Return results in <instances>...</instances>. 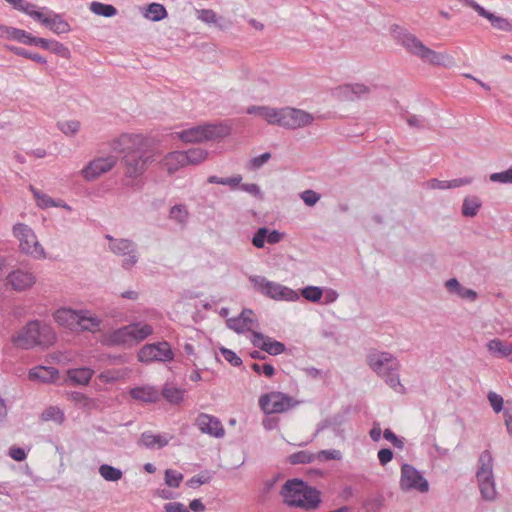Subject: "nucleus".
Wrapping results in <instances>:
<instances>
[{
	"label": "nucleus",
	"instance_id": "nucleus-26",
	"mask_svg": "<svg viewBox=\"0 0 512 512\" xmlns=\"http://www.w3.org/2000/svg\"><path fill=\"white\" fill-rule=\"evenodd\" d=\"M100 324L101 320L98 317L93 316L87 310H81L76 328L81 331L95 332L100 329Z\"/></svg>",
	"mask_w": 512,
	"mask_h": 512
},
{
	"label": "nucleus",
	"instance_id": "nucleus-25",
	"mask_svg": "<svg viewBox=\"0 0 512 512\" xmlns=\"http://www.w3.org/2000/svg\"><path fill=\"white\" fill-rule=\"evenodd\" d=\"M130 396L135 400L147 403H155L159 400V393L152 386L132 388L130 390Z\"/></svg>",
	"mask_w": 512,
	"mask_h": 512
},
{
	"label": "nucleus",
	"instance_id": "nucleus-29",
	"mask_svg": "<svg viewBox=\"0 0 512 512\" xmlns=\"http://www.w3.org/2000/svg\"><path fill=\"white\" fill-rule=\"evenodd\" d=\"M249 114L258 113L263 119L270 124H277L281 126V109L269 108L264 106H252L248 108Z\"/></svg>",
	"mask_w": 512,
	"mask_h": 512
},
{
	"label": "nucleus",
	"instance_id": "nucleus-50",
	"mask_svg": "<svg viewBox=\"0 0 512 512\" xmlns=\"http://www.w3.org/2000/svg\"><path fill=\"white\" fill-rule=\"evenodd\" d=\"M183 479V475L176 470L167 469L165 471V483L169 487L177 488L179 487L181 481Z\"/></svg>",
	"mask_w": 512,
	"mask_h": 512
},
{
	"label": "nucleus",
	"instance_id": "nucleus-24",
	"mask_svg": "<svg viewBox=\"0 0 512 512\" xmlns=\"http://www.w3.org/2000/svg\"><path fill=\"white\" fill-rule=\"evenodd\" d=\"M371 89L361 83L345 84L340 87V92L347 100L354 101L370 93Z\"/></svg>",
	"mask_w": 512,
	"mask_h": 512
},
{
	"label": "nucleus",
	"instance_id": "nucleus-51",
	"mask_svg": "<svg viewBox=\"0 0 512 512\" xmlns=\"http://www.w3.org/2000/svg\"><path fill=\"white\" fill-rule=\"evenodd\" d=\"M384 505V497L382 495H378L377 497L367 499L363 507L367 512H379Z\"/></svg>",
	"mask_w": 512,
	"mask_h": 512
},
{
	"label": "nucleus",
	"instance_id": "nucleus-35",
	"mask_svg": "<svg viewBox=\"0 0 512 512\" xmlns=\"http://www.w3.org/2000/svg\"><path fill=\"white\" fill-rule=\"evenodd\" d=\"M171 160H205L207 152L202 149H189L186 152L175 151L170 153Z\"/></svg>",
	"mask_w": 512,
	"mask_h": 512
},
{
	"label": "nucleus",
	"instance_id": "nucleus-7",
	"mask_svg": "<svg viewBox=\"0 0 512 512\" xmlns=\"http://www.w3.org/2000/svg\"><path fill=\"white\" fill-rule=\"evenodd\" d=\"M28 16L41 23L55 34H66L71 31L69 23L63 16L47 7L40 8L33 4V8L29 11Z\"/></svg>",
	"mask_w": 512,
	"mask_h": 512
},
{
	"label": "nucleus",
	"instance_id": "nucleus-5",
	"mask_svg": "<svg viewBox=\"0 0 512 512\" xmlns=\"http://www.w3.org/2000/svg\"><path fill=\"white\" fill-rule=\"evenodd\" d=\"M230 134L229 126L222 123H206L181 131L178 136L184 142L220 140Z\"/></svg>",
	"mask_w": 512,
	"mask_h": 512
},
{
	"label": "nucleus",
	"instance_id": "nucleus-46",
	"mask_svg": "<svg viewBox=\"0 0 512 512\" xmlns=\"http://www.w3.org/2000/svg\"><path fill=\"white\" fill-rule=\"evenodd\" d=\"M58 129L66 136H74L80 129V122L77 120H67L57 122Z\"/></svg>",
	"mask_w": 512,
	"mask_h": 512
},
{
	"label": "nucleus",
	"instance_id": "nucleus-42",
	"mask_svg": "<svg viewBox=\"0 0 512 512\" xmlns=\"http://www.w3.org/2000/svg\"><path fill=\"white\" fill-rule=\"evenodd\" d=\"M7 48L15 55L22 56L27 59H31L39 64L47 63L46 59L38 53H32L22 47H17V46H7Z\"/></svg>",
	"mask_w": 512,
	"mask_h": 512
},
{
	"label": "nucleus",
	"instance_id": "nucleus-23",
	"mask_svg": "<svg viewBox=\"0 0 512 512\" xmlns=\"http://www.w3.org/2000/svg\"><path fill=\"white\" fill-rule=\"evenodd\" d=\"M197 18L208 25H214L221 30L229 26V22L222 16H218L211 9H200L196 11Z\"/></svg>",
	"mask_w": 512,
	"mask_h": 512
},
{
	"label": "nucleus",
	"instance_id": "nucleus-31",
	"mask_svg": "<svg viewBox=\"0 0 512 512\" xmlns=\"http://www.w3.org/2000/svg\"><path fill=\"white\" fill-rule=\"evenodd\" d=\"M320 493L316 488H312L307 485L301 496V504H297L296 507L304 508L307 510L315 509L320 503Z\"/></svg>",
	"mask_w": 512,
	"mask_h": 512
},
{
	"label": "nucleus",
	"instance_id": "nucleus-59",
	"mask_svg": "<svg viewBox=\"0 0 512 512\" xmlns=\"http://www.w3.org/2000/svg\"><path fill=\"white\" fill-rule=\"evenodd\" d=\"M301 199L307 206H314L320 199V194L313 190H305L300 194Z\"/></svg>",
	"mask_w": 512,
	"mask_h": 512
},
{
	"label": "nucleus",
	"instance_id": "nucleus-21",
	"mask_svg": "<svg viewBox=\"0 0 512 512\" xmlns=\"http://www.w3.org/2000/svg\"><path fill=\"white\" fill-rule=\"evenodd\" d=\"M80 312L81 310L60 308L54 313V319L61 326H66L70 329H74L77 326Z\"/></svg>",
	"mask_w": 512,
	"mask_h": 512
},
{
	"label": "nucleus",
	"instance_id": "nucleus-16",
	"mask_svg": "<svg viewBox=\"0 0 512 512\" xmlns=\"http://www.w3.org/2000/svg\"><path fill=\"white\" fill-rule=\"evenodd\" d=\"M195 425L202 433L211 437L222 438L225 435V429L221 421L215 416L200 413L195 419Z\"/></svg>",
	"mask_w": 512,
	"mask_h": 512
},
{
	"label": "nucleus",
	"instance_id": "nucleus-48",
	"mask_svg": "<svg viewBox=\"0 0 512 512\" xmlns=\"http://www.w3.org/2000/svg\"><path fill=\"white\" fill-rule=\"evenodd\" d=\"M405 119H406V123L411 128L423 130V129H427L429 127L428 120L423 116L415 115V114H408Z\"/></svg>",
	"mask_w": 512,
	"mask_h": 512
},
{
	"label": "nucleus",
	"instance_id": "nucleus-13",
	"mask_svg": "<svg viewBox=\"0 0 512 512\" xmlns=\"http://www.w3.org/2000/svg\"><path fill=\"white\" fill-rule=\"evenodd\" d=\"M109 249L118 256H128L122 261L124 269H131L138 262L137 245L130 239L119 238L109 243Z\"/></svg>",
	"mask_w": 512,
	"mask_h": 512
},
{
	"label": "nucleus",
	"instance_id": "nucleus-4",
	"mask_svg": "<svg viewBox=\"0 0 512 512\" xmlns=\"http://www.w3.org/2000/svg\"><path fill=\"white\" fill-rule=\"evenodd\" d=\"M393 35L396 41L403 46L410 54L419 57L430 64L440 65L445 56L425 46L414 34L407 29L395 26Z\"/></svg>",
	"mask_w": 512,
	"mask_h": 512
},
{
	"label": "nucleus",
	"instance_id": "nucleus-44",
	"mask_svg": "<svg viewBox=\"0 0 512 512\" xmlns=\"http://www.w3.org/2000/svg\"><path fill=\"white\" fill-rule=\"evenodd\" d=\"M261 350L272 356H276L283 353L286 350V346L282 342L272 340L269 337L267 338L266 343L261 344Z\"/></svg>",
	"mask_w": 512,
	"mask_h": 512
},
{
	"label": "nucleus",
	"instance_id": "nucleus-40",
	"mask_svg": "<svg viewBox=\"0 0 512 512\" xmlns=\"http://www.w3.org/2000/svg\"><path fill=\"white\" fill-rule=\"evenodd\" d=\"M99 474L106 480L111 482H117L123 476V473L120 469L111 466L109 464H102L99 467Z\"/></svg>",
	"mask_w": 512,
	"mask_h": 512
},
{
	"label": "nucleus",
	"instance_id": "nucleus-28",
	"mask_svg": "<svg viewBox=\"0 0 512 512\" xmlns=\"http://www.w3.org/2000/svg\"><path fill=\"white\" fill-rule=\"evenodd\" d=\"M139 443L148 449H161L168 445L169 439L166 436L145 431L141 434Z\"/></svg>",
	"mask_w": 512,
	"mask_h": 512
},
{
	"label": "nucleus",
	"instance_id": "nucleus-53",
	"mask_svg": "<svg viewBox=\"0 0 512 512\" xmlns=\"http://www.w3.org/2000/svg\"><path fill=\"white\" fill-rule=\"evenodd\" d=\"M342 458V454L339 450L331 449V450H322L315 454V459L324 462L328 460H340Z\"/></svg>",
	"mask_w": 512,
	"mask_h": 512
},
{
	"label": "nucleus",
	"instance_id": "nucleus-14",
	"mask_svg": "<svg viewBox=\"0 0 512 512\" xmlns=\"http://www.w3.org/2000/svg\"><path fill=\"white\" fill-rule=\"evenodd\" d=\"M281 126L290 129H296L313 121L312 115L309 113L296 109V108H282L281 109Z\"/></svg>",
	"mask_w": 512,
	"mask_h": 512
},
{
	"label": "nucleus",
	"instance_id": "nucleus-8",
	"mask_svg": "<svg viewBox=\"0 0 512 512\" xmlns=\"http://www.w3.org/2000/svg\"><path fill=\"white\" fill-rule=\"evenodd\" d=\"M153 333V328L149 324L133 323L115 330L112 334L113 342L117 344H126L131 342H140Z\"/></svg>",
	"mask_w": 512,
	"mask_h": 512
},
{
	"label": "nucleus",
	"instance_id": "nucleus-32",
	"mask_svg": "<svg viewBox=\"0 0 512 512\" xmlns=\"http://www.w3.org/2000/svg\"><path fill=\"white\" fill-rule=\"evenodd\" d=\"M93 374L94 371L86 367L69 369L67 371L69 380L78 385H87Z\"/></svg>",
	"mask_w": 512,
	"mask_h": 512
},
{
	"label": "nucleus",
	"instance_id": "nucleus-64",
	"mask_svg": "<svg viewBox=\"0 0 512 512\" xmlns=\"http://www.w3.org/2000/svg\"><path fill=\"white\" fill-rule=\"evenodd\" d=\"M378 459L381 465H386L393 459V451L389 448H382L378 451Z\"/></svg>",
	"mask_w": 512,
	"mask_h": 512
},
{
	"label": "nucleus",
	"instance_id": "nucleus-60",
	"mask_svg": "<svg viewBox=\"0 0 512 512\" xmlns=\"http://www.w3.org/2000/svg\"><path fill=\"white\" fill-rule=\"evenodd\" d=\"M488 400L490 402V405L492 406L493 410L496 413H499L503 409V398L499 394L495 392H489L488 394Z\"/></svg>",
	"mask_w": 512,
	"mask_h": 512
},
{
	"label": "nucleus",
	"instance_id": "nucleus-12",
	"mask_svg": "<svg viewBox=\"0 0 512 512\" xmlns=\"http://www.w3.org/2000/svg\"><path fill=\"white\" fill-rule=\"evenodd\" d=\"M173 357L172 349L166 341L147 344L143 346L138 353V359L143 363H149L152 361H170Z\"/></svg>",
	"mask_w": 512,
	"mask_h": 512
},
{
	"label": "nucleus",
	"instance_id": "nucleus-30",
	"mask_svg": "<svg viewBox=\"0 0 512 512\" xmlns=\"http://www.w3.org/2000/svg\"><path fill=\"white\" fill-rule=\"evenodd\" d=\"M477 481L482 498L490 502L495 501L498 493L494 476L487 477V479H477Z\"/></svg>",
	"mask_w": 512,
	"mask_h": 512
},
{
	"label": "nucleus",
	"instance_id": "nucleus-10",
	"mask_svg": "<svg viewBox=\"0 0 512 512\" xmlns=\"http://www.w3.org/2000/svg\"><path fill=\"white\" fill-rule=\"evenodd\" d=\"M14 235L20 241L21 250L35 257H41L44 255V250L39 244L32 229L23 223H18L13 227Z\"/></svg>",
	"mask_w": 512,
	"mask_h": 512
},
{
	"label": "nucleus",
	"instance_id": "nucleus-52",
	"mask_svg": "<svg viewBox=\"0 0 512 512\" xmlns=\"http://www.w3.org/2000/svg\"><path fill=\"white\" fill-rule=\"evenodd\" d=\"M146 162H126L125 173L127 176L135 178L145 170Z\"/></svg>",
	"mask_w": 512,
	"mask_h": 512
},
{
	"label": "nucleus",
	"instance_id": "nucleus-56",
	"mask_svg": "<svg viewBox=\"0 0 512 512\" xmlns=\"http://www.w3.org/2000/svg\"><path fill=\"white\" fill-rule=\"evenodd\" d=\"M220 352L224 359L228 361L231 365L239 367L242 364V359L234 351L222 347L220 348Z\"/></svg>",
	"mask_w": 512,
	"mask_h": 512
},
{
	"label": "nucleus",
	"instance_id": "nucleus-47",
	"mask_svg": "<svg viewBox=\"0 0 512 512\" xmlns=\"http://www.w3.org/2000/svg\"><path fill=\"white\" fill-rule=\"evenodd\" d=\"M170 218L177 221L179 224H185L188 219V211L185 205H174L170 209Z\"/></svg>",
	"mask_w": 512,
	"mask_h": 512
},
{
	"label": "nucleus",
	"instance_id": "nucleus-55",
	"mask_svg": "<svg viewBox=\"0 0 512 512\" xmlns=\"http://www.w3.org/2000/svg\"><path fill=\"white\" fill-rule=\"evenodd\" d=\"M269 232V229L267 227H260L252 238V244L256 248H263L266 241L267 233Z\"/></svg>",
	"mask_w": 512,
	"mask_h": 512
},
{
	"label": "nucleus",
	"instance_id": "nucleus-49",
	"mask_svg": "<svg viewBox=\"0 0 512 512\" xmlns=\"http://www.w3.org/2000/svg\"><path fill=\"white\" fill-rule=\"evenodd\" d=\"M301 295L310 302H318L323 295V291L318 286H307L301 290Z\"/></svg>",
	"mask_w": 512,
	"mask_h": 512
},
{
	"label": "nucleus",
	"instance_id": "nucleus-27",
	"mask_svg": "<svg viewBox=\"0 0 512 512\" xmlns=\"http://www.w3.org/2000/svg\"><path fill=\"white\" fill-rule=\"evenodd\" d=\"M114 162H89L88 165L82 170V173L87 180H94L103 173L110 171L113 168Z\"/></svg>",
	"mask_w": 512,
	"mask_h": 512
},
{
	"label": "nucleus",
	"instance_id": "nucleus-34",
	"mask_svg": "<svg viewBox=\"0 0 512 512\" xmlns=\"http://www.w3.org/2000/svg\"><path fill=\"white\" fill-rule=\"evenodd\" d=\"M488 351L496 357H508L511 355L510 344H506L498 338H494L487 343Z\"/></svg>",
	"mask_w": 512,
	"mask_h": 512
},
{
	"label": "nucleus",
	"instance_id": "nucleus-43",
	"mask_svg": "<svg viewBox=\"0 0 512 512\" xmlns=\"http://www.w3.org/2000/svg\"><path fill=\"white\" fill-rule=\"evenodd\" d=\"M41 419L43 421H54L61 424L64 421V413L60 408L50 406L42 412Z\"/></svg>",
	"mask_w": 512,
	"mask_h": 512
},
{
	"label": "nucleus",
	"instance_id": "nucleus-45",
	"mask_svg": "<svg viewBox=\"0 0 512 512\" xmlns=\"http://www.w3.org/2000/svg\"><path fill=\"white\" fill-rule=\"evenodd\" d=\"M315 460V454L309 453L307 451H298L296 453L291 454L288 457V461L290 464H307L311 463Z\"/></svg>",
	"mask_w": 512,
	"mask_h": 512
},
{
	"label": "nucleus",
	"instance_id": "nucleus-9",
	"mask_svg": "<svg viewBox=\"0 0 512 512\" xmlns=\"http://www.w3.org/2000/svg\"><path fill=\"white\" fill-rule=\"evenodd\" d=\"M400 488L402 491L407 492L410 490H417L421 493L429 491V483L423 477L420 471L410 464H403L401 466Z\"/></svg>",
	"mask_w": 512,
	"mask_h": 512
},
{
	"label": "nucleus",
	"instance_id": "nucleus-18",
	"mask_svg": "<svg viewBox=\"0 0 512 512\" xmlns=\"http://www.w3.org/2000/svg\"><path fill=\"white\" fill-rule=\"evenodd\" d=\"M470 4H472V9H474L481 17H484L487 20H489L494 28L504 32L512 31V25L508 19L496 16L495 14L486 10L476 1H470Z\"/></svg>",
	"mask_w": 512,
	"mask_h": 512
},
{
	"label": "nucleus",
	"instance_id": "nucleus-36",
	"mask_svg": "<svg viewBox=\"0 0 512 512\" xmlns=\"http://www.w3.org/2000/svg\"><path fill=\"white\" fill-rule=\"evenodd\" d=\"M481 201L477 196H469L466 197L462 204V214L465 217H474L477 215L480 207Z\"/></svg>",
	"mask_w": 512,
	"mask_h": 512
},
{
	"label": "nucleus",
	"instance_id": "nucleus-3",
	"mask_svg": "<svg viewBox=\"0 0 512 512\" xmlns=\"http://www.w3.org/2000/svg\"><path fill=\"white\" fill-rule=\"evenodd\" d=\"M368 366L393 389L400 391L403 386L400 383L398 370L400 363L396 357L388 352L371 351L367 355Z\"/></svg>",
	"mask_w": 512,
	"mask_h": 512
},
{
	"label": "nucleus",
	"instance_id": "nucleus-6",
	"mask_svg": "<svg viewBox=\"0 0 512 512\" xmlns=\"http://www.w3.org/2000/svg\"><path fill=\"white\" fill-rule=\"evenodd\" d=\"M249 281L257 292L268 298L284 301H296L299 299L298 293L293 289L282 284L269 281L264 276H250Z\"/></svg>",
	"mask_w": 512,
	"mask_h": 512
},
{
	"label": "nucleus",
	"instance_id": "nucleus-38",
	"mask_svg": "<svg viewBox=\"0 0 512 512\" xmlns=\"http://www.w3.org/2000/svg\"><path fill=\"white\" fill-rule=\"evenodd\" d=\"M145 17L152 21H160L167 17V11L162 4L151 3L146 8Z\"/></svg>",
	"mask_w": 512,
	"mask_h": 512
},
{
	"label": "nucleus",
	"instance_id": "nucleus-58",
	"mask_svg": "<svg viewBox=\"0 0 512 512\" xmlns=\"http://www.w3.org/2000/svg\"><path fill=\"white\" fill-rule=\"evenodd\" d=\"M251 368L257 374L263 373L265 376L271 378L275 374V368L271 364L260 365L258 363H252Z\"/></svg>",
	"mask_w": 512,
	"mask_h": 512
},
{
	"label": "nucleus",
	"instance_id": "nucleus-1",
	"mask_svg": "<svg viewBox=\"0 0 512 512\" xmlns=\"http://www.w3.org/2000/svg\"><path fill=\"white\" fill-rule=\"evenodd\" d=\"M99 152L101 156L95 160H151L157 156V146L152 138L142 134L123 133L102 143Z\"/></svg>",
	"mask_w": 512,
	"mask_h": 512
},
{
	"label": "nucleus",
	"instance_id": "nucleus-15",
	"mask_svg": "<svg viewBox=\"0 0 512 512\" xmlns=\"http://www.w3.org/2000/svg\"><path fill=\"white\" fill-rule=\"evenodd\" d=\"M307 488V483L301 479L293 478L287 480L283 485L280 494L284 498V503L291 507H296L301 504V496Z\"/></svg>",
	"mask_w": 512,
	"mask_h": 512
},
{
	"label": "nucleus",
	"instance_id": "nucleus-19",
	"mask_svg": "<svg viewBox=\"0 0 512 512\" xmlns=\"http://www.w3.org/2000/svg\"><path fill=\"white\" fill-rule=\"evenodd\" d=\"M8 282L16 291H23L30 288L35 283V276L23 270L12 271L8 277Z\"/></svg>",
	"mask_w": 512,
	"mask_h": 512
},
{
	"label": "nucleus",
	"instance_id": "nucleus-61",
	"mask_svg": "<svg viewBox=\"0 0 512 512\" xmlns=\"http://www.w3.org/2000/svg\"><path fill=\"white\" fill-rule=\"evenodd\" d=\"M9 4L13 6L14 9L21 11L28 15L31 8H33V3L27 2L25 0H6Z\"/></svg>",
	"mask_w": 512,
	"mask_h": 512
},
{
	"label": "nucleus",
	"instance_id": "nucleus-2",
	"mask_svg": "<svg viewBox=\"0 0 512 512\" xmlns=\"http://www.w3.org/2000/svg\"><path fill=\"white\" fill-rule=\"evenodd\" d=\"M56 341L53 328L40 320L29 321L20 331L11 337L17 348L31 349L35 346H51Z\"/></svg>",
	"mask_w": 512,
	"mask_h": 512
},
{
	"label": "nucleus",
	"instance_id": "nucleus-41",
	"mask_svg": "<svg viewBox=\"0 0 512 512\" xmlns=\"http://www.w3.org/2000/svg\"><path fill=\"white\" fill-rule=\"evenodd\" d=\"M90 10L100 16L113 17L117 14V9L111 4H104L94 1L90 4Z\"/></svg>",
	"mask_w": 512,
	"mask_h": 512
},
{
	"label": "nucleus",
	"instance_id": "nucleus-11",
	"mask_svg": "<svg viewBox=\"0 0 512 512\" xmlns=\"http://www.w3.org/2000/svg\"><path fill=\"white\" fill-rule=\"evenodd\" d=\"M259 406L266 414L283 413L293 406V398L282 392L263 394Z\"/></svg>",
	"mask_w": 512,
	"mask_h": 512
},
{
	"label": "nucleus",
	"instance_id": "nucleus-54",
	"mask_svg": "<svg viewBox=\"0 0 512 512\" xmlns=\"http://www.w3.org/2000/svg\"><path fill=\"white\" fill-rule=\"evenodd\" d=\"M490 180L492 182H499L504 184L512 183V167L502 172L492 173L490 175Z\"/></svg>",
	"mask_w": 512,
	"mask_h": 512
},
{
	"label": "nucleus",
	"instance_id": "nucleus-17",
	"mask_svg": "<svg viewBox=\"0 0 512 512\" xmlns=\"http://www.w3.org/2000/svg\"><path fill=\"white\" fill-rule=\"evenodd\" d=\"M254 324H256V320L253 311L250 309H244L238 317L227 320V326L237 333L252 331Z\"/></svg>",
	"mask_w": 512,
	"mask_h": 512
},
{
	"label": "nucleus",
	"instance_id": "nucleus-63",
	"mask_svg": "<svg viewBox=\"0 0 512 512\" xmlns=\"http://www.w3.org/2000/svg\"><path fill=\"white\" fill-rule=\"evenodd\" d=\"M165 512H190L189 509L180 502H168L164 504Z\"/></svg>",
	"mask_w": 512,
	"mask_h": 512
},
{
	"label": "nucleus",
	"instance_id": "nucleus-20",
	"mask_svg": "<svg viewBox=\"0 0 512 512\" xmlns=\"http://www.w3.org/2000/svg\"><path fill=\"white\" fill-rule=\"evenodd\" d=\"M59 372L52 366H37L30 369L28 377L30 380L42 383H52L58 378Z\"/></svg>",
	"mask_w": 512,
	"mask_h": 512
},
{
	"label": "nucleus",
	"instance_id": "nucleus-33",
	"mask_svg": "<svg viewBox=\"0 0 512 512\" xmlns=\"http://www.w3.org/2000/svg\"><path fill=\"white\" fill-rule=\"evenodd\" d=\"M185 390L172 383H166L162 389L163 398L171 404H180L184 399Z\"/></svg>",
	"mask_w": 512,
	"mask_h": 512
},
{
	"label": "nucleus",
	"instance_id": "nucleus-62",
	"mask_svg": "<svg viewBox=\"0 0 512 512\" xmlns=\"http://www.w3.org/2000/svg\"><path fill=\"white\" fill-rule=\"evenodd\" d=\"M472 177H461L452 180H447L448 189L458 188L461 186L469 185L472 183Z\"/></svg>",
	"mask_w": 512,
	"mask_h": 512
},
{
	"label": "nucleus",
	"instance_id": "nucleus-39",
	"mask_svg": "<svg viewBox=\"0 0 512 512\" xmlns=\"http://www.w3.org/2000/svg\"><path fill=\"white\" fill-rule=\"evenodd\" d=\"M29 189L32 192V194L36 200V204L39 208L47 209L50 207H54L55 200L52 199L49 195L41 192L40 190L35 188L33 185H30Z\"/></svg>",
	"mask_w": 512,
	"mask_h": 512
},
{
	"label": "nucleus",
	"instance_id": "nucleus-37",
	"mask_svg": "<svg viewBox=\"0 0 512 512\" xmlns=\"http://www.w3.org/2000/svg\"><path fill=\"white\" fill-rule=\"evenodd\" d=\"M5 36L9 39L17 40L20 43L25 44L28 32L18 28L0 26V37Z\"/></svg>",
	"mask_w": 512,
	"mask_h": 512
},
{
	"label": "nucleus",
	"instance_id": "nucleus-22",
	"mask_svg": "<svg viewBox=\"0 0 512 512\" xmlns=\"http://www.w3.org/2000/svg\"><path fill=\"white\" fill-rule=\"evenodd\" d=\"M493 457L489 450L481 452L478 458V468L476 471L477 479H487V477L494 476L493 473Z\"/></svg>",
	"mask_w": 512,
	"mask_h": 512
},
{
	"label": "nucleus",
	"instance_id": "nucleus-57",
	"mask_svg": "<svg viewBox=\"0 0 512 512\" xmlns=\"http://www.w3.org/2000/svg\"><path fill=\"white\" fill-rule=\"evenodd\" d=\"M50 52L54 53L57 56H60L65 59H69L71 56V52L64 44L53 40V43L51 45Z\"/></svg>",
	"mask_w": 512,
	"mask_h": 512
}]
</instances>
